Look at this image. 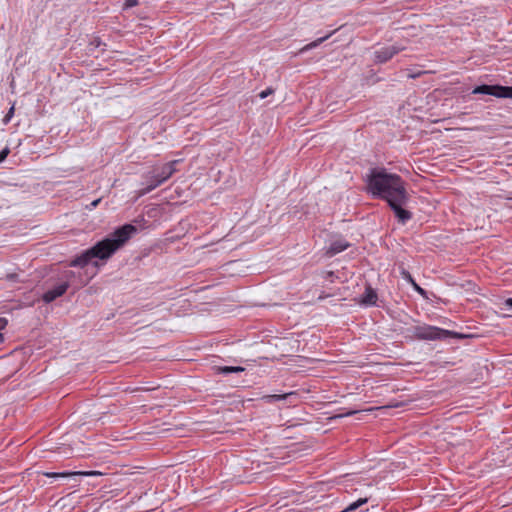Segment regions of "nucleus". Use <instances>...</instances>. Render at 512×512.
Here are the masks:
<instances>
[{
	"label": "nucleus",
	"instance_id": "obj_23",
	"mask_svg": "<svg viewBox=\"0 0 512 512\" xmlns=\"http://www.w3.org/2000/svg\"><path fill=\"white\" fill-rule=\"evenodd\" d=\"M100 201H101V198L96 199V200H94L93 202H91V204H90V206H89V209H94V208H96V207L98 206V204L100 203Z\"/></svg>",
	"mask_w": 512,
	"mask_h": 512
},
{
	"label": "nucleus",
	"instance_id": "obj_18",
	"mask_svg": "<svg viewBox=\"0 0 512 512\" xmlns=\"http://www.w3.org/2000/svg\"><path fill=\"white\" fill-rule=\"evenodd\" d=\"M411 286H412V287H413V289H414L417 293H419L420 295H422V296H425V295H426V291H425L422 287H420V286L415 282V280L411 283Z\"/></svg>",
	"mask_w": 512,
	"mask_h": 512
},
{
	"label": "nucleus",
	"instance_id": "obj_22",
	"mask_svg": "<svg viewBox=\"0 0 512 512\" xmlns=\"http://www.w3.org/2000/svg\"><path fill=\"white\" fill-rule=\"evenodd\" d=\"M425 72L423 71H419V72H412V73H408L407 77L408 78H417L419 76H421L422 74H424Z\"/></svg>",
	"mask_w": 512,
	"mask_h": 512
},
{
	"label": "nucleus",
	"instance_id": "obj_4",
	"mask_svg": "<svg viewBox=\"0 0 512 512\" xmlns=\"http://www.w3.org/2000/svg\"><path fill=\"white\" fill-rule=\"evenodd\" d=\"M473 93L493 95L498 98H512V86L480 85L473 90Z\"/></svg>",
	"mask_w": 512,
	"mask_h": 512
},
{
	"label": "nucleus",
	"instance_id": "obj_20",
	"mask_svg": "<svg viewBox=\"0 0 512 512\" xmlns=\"http://www.w3.org/2000/svg\"><path fill=\"white\" fill-rule=\"evenodd\" d=\"M10 153V150L9 148H4L1 152H0V163L3 162L7 156L9 155Z\"/></svg>",
	"mask_w": 512,
	"mask_h": 512
},
{
	"label": "nucleus",
	"instance_id": "obj_16",
	"mask_svg": "<svg viewBox=\"0 0 512 512\" xmlns=\"http://www.w3.org/2000/svg\"><path fill=\"white\" fill-rule=\"evenodd\" d=\"M399 269H400V275L402 276V278L411 284L414 281L411 274L402 265L399 267Z\"/></svg>",
	"mask_w": 512,
	"mask_h": 512
},
{
	"label": "nucleus",
	"instance_id": "obj_12",
	"mask_svg": "<svg viewBox=\"0 0 512 512\" xmlns=\"http://www.w3.org/2000/svg\"><path fill=\"white\" fill-rule=\"evenodd\" d=\"M377 299L378 296L376 291L372 287L368 286L362 295L361 303L366 306H372L376 304Z\"/></svg>",
	"mask_w": 512,
	"mask_h": 512
},
{
	"label": "nucleus",
	"instance_id": "obj_26",
	"mask_svg": "<svg viewBox=\"0 0 512 512\" xmlns=\"http://www.w3.org/2000/svg\"><path fill=\"white\" fill-rule=\"evenodd\" d=\"M4 342V336L3 334L0 333V343H3Z\"/></svg>",
	"mask_w": 512,
	"mask_h": 512
},
{
	"label": "nucleus",
	"instance_id": "obj_7",
	"mask_svg": "<svg viewBox=\"0 0 512 512\" xmlns=\"http://www.w3.org/2000/svg\"><path fill=\"white\" fill-rule=\"evenodd\" d=\"M442 331L440 328L424 325L415 327L414 334L418 339L434 340L440 337Z\"/></svg>",
	"mask_w": 512,
	"mask_h": 512
},
{
	"label": "nucleus",
	"instance_id": "obj_19",
	"mask_svg": "<svg viewBox=\"0 0 512 512\" xmlns=\"http://www.w3.org/2000/svg\"><path fill=\"white\" fill-rule=\"evenodd\" d=\"M273 93H274V89L267 88V89L263 90L262 92H260L259 97L261 99H264V98L268 97L269 95H271Z\"/></svg>",
	"mask_w": 512,
	"mask_h": 512
},
{
	"label": "nucleus",
	"instance_id": "obj_11",
	"mask_svg": "<svg viewBox=\"0 0 512 512\" xmlns=\"http://www.w3.org/2000/svg\"><path fill=\"white\" fill-rule=\"evenodd\" d=\"M100 474L97 471H85V472H47L44 475L51 478H68L74 475L94 476Z\"/></svg>",
	"mask_w": 512,
	"mask_h": 512
},
{
	"label": "nucleus",
	"instance_id": "obj_1",
	"mask_svg": "<svg viewBox=\"0 0 512 512\" xmlns=\"http://www.w3.org/2000/svg\"><path fill=\"white\" fill-rule=\"evenodd\" d=\"M368 189L374 195L390 202L406 194L404 182L397 174L385 169H373L368 177Z\"/></svg>",
	"mask_w": 512,
	"mask_h": 512
},
{
	"label": "nucleus",
	"instance_id": "obj_17",
	"mask_svg": "<svg viewBox=\"0 0 512 512\" xmlns=\"http://www.w3.org/2000/svg\"><path fill=\"white\" fill-rule=\"evenodd\" d=\"M14 112H15V104H12V106L8 110L7 114L3 118V123L4 124H8L11 121V119L14 116Z\"/></svg>",
	"mask_w": 512,
	"mask_h": 512
},
{
	"label": "nucleus",
	"instance_id": "obj_14",
	"mask_svg": "<svg viewBox=\"0 0 512 512\" xmlns=\"http://www.w3.org/2000/svg\"><path fill=\"white\" fill-rule=\"evenodd\" d=\"M333 34V32L327 34L326 36L324 37H321V38H318L314 41H312L311 43L305 45L301 51L304 52V51H308V50H311L313 48H316L317 46H319L321 43H323L325 40H327L329 37H331V35Z\"/></svg>",
	"mask_w": 512,
	"mask_h": 512
},
{
	"label": "nucleus",
	"instance_id": "obj_25",
	"mask_svg": "<svg viewBox=\"0 0 512 512\" xmlns=\"http://www.w3.org/2000/svg\"><path fill=\"white\" fill-rule=\"evenodd\" d=\"M505 306L509 307V308H512V298H508L506 301H505Z\"/></svg>",
	"mask_w": 512,
	"mask_h": 512
},
{
	"label": "nucleus",
	"instance_id": "obj_9",
	"mask_svg": "<svg viewBox=\"0 0 512 512\" xmlns=\"http://www.w3.org/2000/svg\"><path fill=\"white\" fill-rule=\"evenodd\" d=\"M95 256L90 253V248L83 251L80 255L75 257L71 262V267H85Z\"/></svg>",
	"mask_w": 512,
	"mask_h": 512
},
{
	"label": "nucleus",
	"instance_id": "obj_3",
	"mask_svg": "<svg viewBox=\"0 0 512 512\" xmlns=\"http://www.w3.org/2000/svg\"><path fill=\"white\" fill-rule=\"evenodd\" d=\"M181 160H173L162 165L153 166L146 174L147 186L140 191V195H145L166 182L176 171L177 164Z\"/></svg>",
	"mask_w": 512,
	"mask_h": 512
},
{
	"label": "nucleus",
	"instance_id": "obj_8",
	"mask_svg": "<svg viewBox=\"0 0 512 512\" xmlns=\"http://www.w3.org/2000/svg\"><path fill=\"white\" fill-rule=\"evenodd\" d=\"M67 289H68V284L62 283V284L56 286L55 288L45 292L43 294V301L46 303H50V302L54 301L56 298L65 294Z\"/></svg>",
	"mask_w": 512,
	"mask_h": 512
},
{
	"label": "nucleus",
	"instance_id": "obj_10",
	"mask_svg": "<svg viewBox=\"0 0 512 512\" xmlns=\"http://www.w3.org/2000/svg\"><path fill=\"white\" fill-rule=\"evenodd\" d=\"M350 244L344 239H337L331 243L327 250L329 256H334L344 250H346Z\"/></svg>",
	"mask_w": 512,
	"mask_h": 512
},
{
	"label": "nucleus",
	"instance_id": "obj_27",
	"mask_svg": "<svg viewBox=\"0 0 512 512\" xmlns=\"http://www.w3.org/2000/svg\"><path fill=\"white\" fill-rule=\"evenodd\" d=\"M511 199H512V197H511Z\"/></svg>",
	"mask_w": 512,
	"mask_h": 512
},
{
	"label": "nucleus",
	"instance_id": "obj_21",
	"mask_svg": "<svg viewBox=\"0 0 512 512\" xmlns=\"http://www.w3.org/2000/svg\"><path fill=\"white\" fill-rule=\"evenodd\" d=\"M138 5V0H126L124 3V8H131Z\"/></svg>",
	"mask_w": 512,
	"mask_h": 512
},
{
	"label": "nucleus",
	"instance_id": "obj_15",
	"mask_svg": "<svg viewBox=\"0 0 512 512\" xmlns=\"http://www.w3.org/2000/svg\"><path fill=\"white\" fill-rule=\"evenodd\" d=\"M220 373L229 374V373H237L243 372L244 368L240 366H222L218 368Z\"/></svg>",
	"mask_w": 512,
	"mask_h": 512
},
{
	"label": "nucleus",
	"instance_id": "obj_5",
	"mask_svg": "<svg viewBox=\"0 0 512 512\" xmlns=\"http://www.w3.org/2000/svg\"><path fill=\"white\" fill-rule=\"evenodd\" d=\"M406 201H407V193L402 195V197H398V198L388 202L389 206L394 211L395 216L403 224L412 218V214L408 210H405L402 207Z\"/></svg>",
	"mask_w": 512,
	"mask_h": 512
},
{
	"label": "nucleus",
	"instance_id": "obj_24",
	"mask_svg": "<svg viewBox=\"0 0 512 512\" xmlns=\"http://www.w3.org/2000/svg\"><path fill=\"white\" fill-rule=\"evenodd\" d=\"M7 325V320L5 318H0V330L4 329Z\"/></svg>",
	"mask_w": 512,
	"mask_h": 512
},
{
	"label": "nucleus",
	"instance_id": "obj_2",
	"mask_svg": "<svg viewBox=\"0 0 512 512\" xmlns=\"http://www.w3.org/2000/svg\"><path fill=\"white\" fill-rule=\"evenodd\" d=\"M137 233L132 224H125L117 228L112 234L97 242L90 248V253L100 260L109 259L116 251L122 248L131 237Z\"/></svg>",
	"mask_w": 512,
	"mask_h": 512
},
{
	"label": "nucleus",
	"instance_id": "obj_6",
	"mask_svg": "<svg viewBox=\"0 0 512 512\" xmlns=\"http://www.w3.org/2000/svg\"><path fill=\"white\" fill-rule=\"evenodd\" d=\"M404 47L399 45H391L386 47H381L380 49L374 52L375 62L377 63H386L390 59H392L396 54L403 51Z\"/></svg>",
	"mask_w": 512,
	"mask_h": 512
},
{
	"label": "nucleus",
	"instance_id": "obj_13",
	"mask_svg": "<svg viewBox=\"0 0 512 512\" xmlns=\"http://www.w3.org/2000/svg\"><path fill=\"white\" fill-rule=\"evenodd\" d=\"M296 396L295 392H289L284 394H271V395H264L261 399L265 403H272L274 401L284 400L290 397Z\"/></svg>",
	"mask_w": 512,
	"mask_h": 512
}]
</instances>
